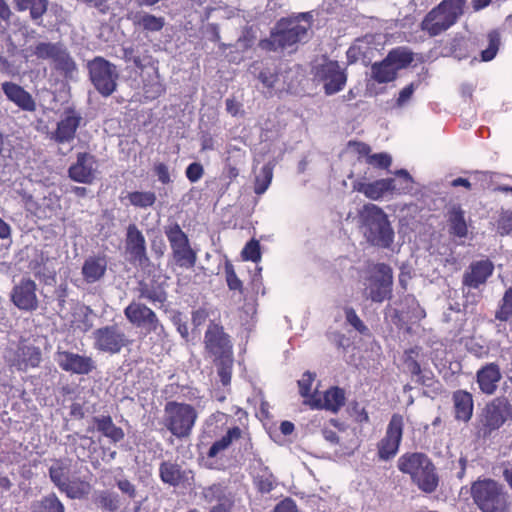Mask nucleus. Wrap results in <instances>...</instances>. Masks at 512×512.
I'll list each match as a JSON object with an SVG mask.
<instances>
[{"label": "nucleus", "mask_w": 512, "mask_h": 512, "mask_svg": "<svg viewBox=\"0 0 512 512\" xmlns=\"http://www.w3.org/2000/svg\"><path fill=\"white\" fill-rule=\"evenodd\" d=\"M140 299H146L151 304L161 307L167 300V292L163 285L141 281L137 287Z\"/></svg>", "instance_id": "2f4dec72"}, {"label": "nucleus", "mask_w": 512, "mask_h": 512, "mask_svg": "<svg viewBox=\"0 0 512 512\" xmlns=\"http://www.w3.org/2000/svg\"><path fill=\"white\" fill-rule=\"evenodd\" d=\"M454 416L458 421L468 422L474 409L472 395L464 390H457L452 395Z\"/></svg>", "instance_id": "7c9ffc66"}, {"label": "nucleus", "mask_w": 512, "mask_h": 512, "mask_svg": "<svg viewBox=\"0 0 512 512\" xmlns=\"http://www.w3.org/2000/svg\"><path fill=\"white\" fill-rule=\"evenodd\" d=\"M403 427V416L393 414L385 436L378 443V456L381 460L387 461L397 454L403 436Z\"/></svg>", "instance_id": "2eb2a0df"}, {"label": "nucleus", "mask_w": 512, "mask_h": 512, "mask_svg": "<svg viewBox=\"0 0 512 512\" xmlns=\"http://www.w3.org/2000/svg\"><path fill=\"white\" fill-rule=\"evenodd\" d=\"M54 360L63 371L72 374L88 375L96 369V363L92 357L71 351L58 349Z\"/></svg>", "instance_id": "f3484780"}, {"label": "nucleus", "mask_w": 512, "mask_h": 512, "mask_svg": "<svg viewBox=\"0 0 512 512\" xmlns=\"http://www.w3.org/2000/svg\"><path fill=\"white\" fill-rule=\"evenodd\" d=\"M7 361L17 370L25 371L28 368L38 367L41 362V351L33 345L20 344L13 353H9Z\"/></svg>", "instance_id": "4be33fe9"}, {"label": "nucleus", "mask_w": 512, "mask_h": 512, "mask_svg": "<svg viewBox=\"0 0 512 512\" xmlns=\"http://www.w3.org/2000/svg\"><path fill=\"white\" fill-rule=\"evenodd\" d=\"M224 272H225V279H226L228 288L231 291H237L239 293H242L243 292V283L237 276L234 266L229 260L225 261Z\"/></svg>", "instance_id": "603ef678"}, {"label": "nucleus", "mask_w": 512, "mask_h": 512, "mask_svg": "<svg viewBox=\"0 0 512 512\" xmlns=\"http://www.w3.org/2000/svg\"><path fill=\"white\" fill-rule=\"evenodd\" d=\"M242 429L238 426H234L229 428L225 435H223L220 439L216 440L207 452L208 458H215L218 455L222 454L226 451L230 445L241 438Z\"/></svg>", "instance_id": "72a5a7b5"}, {"label": "nucleus", "mask_w": 512, "mask_h": 512, "mask_svg": "<svg viewBox=\"0 0 512 512\" xmlns=\"http://www.w3.org/2000/svg\"><path fill=\"white\" fill-rule=\"evenodd\" d=\"M175 263L185 269H191L197 261V254L191 248L188 236L178 223H170L164 227Z\"/></svg>", "instance_id": "9d476101"}, {"label": "nucleus", "mask_w": 512, "mask_h": 512, "mask_svg": "<svg viewBox=\"0 0 512 512\" xmlns=\"http://www.w3.org/2000/svg\"><path fill=\"white\" fill-rule=\"evenodd\" d=\"M412 60L413 57L410 52L403 49H394L382 62L372 65V78L378 83L391 82L396 78L397 72L409 65Z\"/></svg>", "instance_id": "4468645a"}, {"label": "nucleus", "mask_w": 512, "mask_h": 512, "mask_svg": "<svg viewBox=\"0 0 512 512\" xmlns=\"http://www.w3.org/2000/svg\"><path fill=\"white\" fill-rule=\"evenodd\" d=\"M159 476L163 483L176 487L182 482L184 472L177 463L163 461L159 466Z\"/></svg>", "instance_id": "f704fd0d"}, {"label": "nucleus", "mask_w": 512, "mask_h": 512, "mask_svg": "<svg viewBox=\"0 0 512 512\" xmlns=\"http://www.w3.org/2000/svg\"><path fill=\"white\" fill-rule=\"evenodd\" d=\"M218 366V375L223 385H228L231 381V371L233 365V357H227L215 361Z\"/></svg>", "instance_id": "4d7b16f0"}, {"label": "nucleus", "mask_w": 512, "mask_h": 512, "mask_svg": "<svg viewBox=\"0 0 512 512\" xmlns=\"http://www.w3.org/2000/svg\"><path fill=\"white\" fill-rule=\"evenodd\" d=\"M93 348L102 353L118 354L132 344V340L119 324H108L92 333Z\"/></svg>", "instance_id": "1a4fd4ad"}, {"label": "nucleus", "mask_w": 512, "mask_h": 512, "mask_svg": "<svg viewBox=\"0 0 512 512\" xmlns=\"http://www.w3.org/2000/svg\"><path fill=\"white\" fill-rule=\"evenodd\" d=\"M197 418L198 413L190 404L169 401L164 406L163 425L178 439L190 437Z\"/></svg>", "instance_id": "39448f33"}, {"label": "nucleus", "mask_w": 512, "mask_h": 512, "mask_svg": "<svg viewBox=\"0 0 512 512\" xmlns=\"http://www.w3.org/2000/svg\"><path fill=\"white\" fill-rule=\"evenodd\" d=\"M346 320L347 322L353 326L357 331H359L362 334H365L368 332V328L364 325V323L361 321V319L356 314L355 310L352 308H347L345 310Z\"/></svg>", "instance_id": "e2e57ef3"}, {"label": "nucleus", "mask_w": 512, "mask_h": 512, "mask_svg": "<svg viewBox=\"0 0 512 512\" xmlns=\"http://www.w3.org/2000/svg\"><path fill=\"white\" fill-rule=\"evenodd\" d=\"M512 316V286L508 288L501 300L500 306L495 313V318L499 321H508Z\"/></svg>", "instance_id": "3c124183"}, {"label": "nucleus", "mask_w": 512, "mask_h": 512, "mask_svg": "<svg viewBox=\"0 0 512 512\" xmlns=\"http://www.w3.org/2000/svg\"><path fill=\"white\" fill-rule=\"evenodd\" d=\"M493 270L494 265L488 259L472 262L463 274L462 284L472 289H478L486 283Z\"/></svg>", "instance_id": "b1692460"}, {"label": "nucleus", "mask_w": 512, "mask_h": 512, "mask_svg": "<svg viewBox=\"0 0 512 512\" xmlns=\"http://www.w3.org/2000/svg\"><path fill=\"white\" fill-rule=\"evenodd\" d=\"M502 378L499 365L487 363L476 373V380L482 393L492 395L496 392Z\"/></svg>", "instance_id": "c85d7f7f"}, {"label": "nucleus", "mask_w": 512, "mask_h": 512, "mask_svg": "<svg viewBox=\"0 0 512 512\" xmlns=\"http://www.w3.org/2000/svg\"><path fill=\"white\" fill-rule=\"evenodd\" d=\"M132 20L135 25L140 26L143 30L148 32H159L165 25L164 17H157L147 12L136 13Z\"/></svg>", "instance_id": "58836bf2"}, {"label": "nucleus", "mask_w": 512, "mask_h": 512, "mask_svg": "<svg viewBox=\"0 0 512 512\" xmlns=\"http://www.w3.org/2000/svg\"><path fill=\"white\" fill-rule=\"evenodd\" d=\"M274 512H298V508L294 500L285 498L275 506Z\"/></svg>", "instance_id": "774afa93"}, {"label": "nucleus", "mask_w": 512, "mask_h": 512, "mask_svg": "<svg viewBox=\"0 0 512 512\" xmlns=\"http://www.w3.org/2000/svg\"><path fill=\"white\" fill-rule=\"evenodd\" d=\"M398 469L411 477L412 482L423 492H434L439 484L436 468L430 458L420 452L404 453L398 458Z\"/></svg>", "instance_id": "7ed1b4c3"}, {"label": "nucleus", "mask_w": 512, "mask_h": 512, "mask_svg": "<svg viewBox=\"0 0 512 512\" xmlns=\"http://www.w3.org/2000/svg\"><path fill=\"white\" fill-rule=\"evenodd\" d=\"M393 274L390 266L384 263L374 265L363 281V296L373 302H383L391 296Z\"/></svg>", "instance_id": "0eeeda50"}, {"label": "nucleus", "mask_w": 512, "mask_h": 512, "mask_svg": "<svg viewBox=\"0 0 512 512\" xmlns=\"http://www.w3.org/2000/svg\"><path fill=\"white\" fill-rule=\"evenodd\" d=\"M49 477L53 484L61 490L69 479V466L62 460H55L49 468Z\"/></svg>", "instance_id": "49530a36"}, {"label": "nucleus", "mask_w": 512, "mask_h": 512, "mask_svg": "<svg viewBox=\"0 0 512 512\" xmlns=\"http://www.w3.org/2000/svg\"><path fill=\"white\" fill-rule=\"evenodd\" d=\"M366 161L374 167L387 169L392 163V158L388 153H376L369 155Z\"/></svg>", "instance_id": "bf43d9fd"}, {"label": "nucleus", "mask_w": 512, "mask_h": 512, "mask_svg": "<svg viewBox=\"0 0 512 512\" xmlns=\"http://www.w3.org/2000/svg\"><path fill=\"white\" fill-rule=\"evenodd\" d=\"M95 504L108 512H116L120 508V497L117 493L102 490L95 494Z\"/></svg>", "instance_id": "79ce46f5"}, {"label": "nucleus", "mask_w": 512, "mask_h": 512, "mask_svg": "<svg viewBox=\"0 0 512 512\" xmlns=\"http://www.w3.org/2000/svg\"><path fill=\"white\" fill-rule=\"evenodd\" d=\"M488 40V47L481 52V60L484 62L491 61L495 58L500 45L499 34L496 31H491L488 34Z\"/></svg>", "instance_id": "864d4df0"}, {"label": "nucleus", "mask_w": 512, "mask_h": 512, "mask_svg": "<svg viewBox=\"0 0 512 512\" xmlns=\"http://www.w3.org/2000/svg\"><path fill=\"white\" fill-rule=\"evenodd\" d=\"M394 174L401 179V186H397L395 183L396 195L410 192L412 190L413 179L408 171L405 169H400L395 171Z\"/></svg>", "instance_id": "13d9d810"}, {"label": "nucleus", "mask_w": 512, "mask_h": 512, "mask_svg": "<svg viewBox=\"0 0 512 512\" xmlns=\"http://www.w3.org/2000/svg\"><path fill=\"white\" fill-rule=\"evenodd\" d=\"M466 0H442L429 11L421 22V28L429 36H438L447 31L464 13Z\"/></svg>", "instance_id": "20e7f679"}, {"label": "nucleus", "mask_w": 512, "mask_h": 512, "mask_svg": "<svg viewBox=\"0 0 512 512\" xmlns=\"http://www.w3.org/2000/svg\"><path fill=\"white\" fill-rule=\"evenodd\" d=\"M259 80L262 84L268 89H272L276 87V84L279 80V75L277 73L272 72L270 69H265L260 72Z\"/></svg>", "instance_id": "338daca9"}, {"label": "nucleus", "mask_w": 512, "mask_h": 512, "mask_svg": "<svg viewBox=\"0 0 512 512\" xmlns=\"http://www.w3.org/2000/svg\"><path fill=\"white\" fill-rule=\"evenodd\" d=\"M353 189L374 201L387 194H396L395 179L393 178L379 179L374 182L357 181L353 184Z\"/></svg>", "instance_id": "a878e982"}, {"label": "nucleus", "mask_w": 512, "mask_h": 512, "mask_svg": "<svg viewBox=\"0 0 512 512\" xmlns=\"http://www.w3.org/2000/svg\"><path fill=\"white\" fill-rule=\"evenodd\" d=\"M131 205L138 208H148L155 204L156 194L152 191H134L128 194Z\"/></svg>", "instance_id": "09e8293b"}, {"label": "nucleus", "mask_w": 512, "mask_h": 512, "mask_svg": "<svg viewBox=\"0 0 512 512\" xmlns=\"http://www.w3.org/2000/svg\"><path fill=\"white\" fill-rule=\"evenodd\" d=\"M304 403L312 409H325L336 413L345 404V393L339 387H332L324 393L323 398L319 394L313 393Z\"/></svg>", "instance_id": "5701e85b"}, {"label": "nucleus", "mask_w": 512, "mask_h": 512, "mask_svg": "<svg viewBox=\"0 0 512 512\" xmlns=\"http://www.w3.org/2000/svg\"><path fill=\"white\" fill-rule=\"evenodd\" d=\"M313 21V11L281 18L272 29L270 37L261 40L259 46L268 51H294L299 43H304L309 39Z\"/></svg>", "instance_id": "f257e3e1"}, {"label": "nucleus", "mask_w": 512, "mask_h": 512, "mask_svg": "<svg viewBox=\"0 0 512 512\" xmlns=\"http://www.w3.org/2000/svg\"><path fill=\"white\" fill-rule=\"evenodd\" d=\"M360 228L367 242L380 248H389L394 241V230L388 215L379 206L365 204L358 213Z\"/></svg>", "instance_id": "f03ea898"}, {"label": "nucleus", "mask_w": 512, "mask_h": 512, "mask_svg": "<svg viewBox=\"0 0 512 512\" xmlns=\"http://www.w3.org/2000/svg\"><path fill=\"white\" fill-rule=\"evenodd\" d=\"M145 93L147 97L157 98L159 97L165 90L164 85L159 80L158 75L156 76V80L151 83H147L144 86Z\"/></svg>", "instance_id": "69168bd1"}, {"label": "nucleus", "mask_w": 512, "mask_h": 512, "mask_svg": "<svg viewBox=\"0 0 512 512\" xmlns=\"http://www.w3.org/2000/svg\"><path fill=\"white\" fill-rule=\"evenodd\" d=\"M96 171L95 157L89 153H79L76 162L70 166L69 177L79 183H91Z\"/></svg>", "instance_id": "cd10ccee"}, {"label": "nucleus", "mask_w": 512, "mask_h": 512, "mask_svg": "<svg viewBox=\"0 0 512 512\" xmlns=\"http://www.w3.org/2000/svg\"><path fill=\"white\" fill-rule=\"evenodd\" d=\"M273 169L274 165L269 162L255 175L254 192L257 195L264 194L269 188L273 179Z\"/></svg>", "instance_id": "a18cd8bd"}, {"label": "nucleus", "mask_w": 512, "mask_h": 512, "mask_svg": "<svg viewBox=\"0 0 512 512\" xmlns=\"http://www.w3.org/2000/svg\"><path fill=\"white\" fill-rule=\"evenodd\" d=\"M204 341L206 350L214 357V361L232 356V345L221 326L210 324Z\"/></svg>", "instance_id": "a211bd4d"}, {"label": "nucleus", "mask_w": 512, "mask_h": 512, "mask_svg": "<svg viewBox=\"0 0 512 512\" xmlns=\"http://www.w3.org/2000/svg\"><path fill=\"white\" fill-rule=\"evenodd\" d=\"M497 231L502 236L512 232V212L505 211L501 213L497 222Z\"/></svg>", "instance_id": "680f3d73"}, {"label": "nucleus", "mask_w": 512, "mask_h": 512, "mask_svg": "<svg viewBox=\"0 0 512 512\" xmlns=\"http://www.w3.org/2000/svg\"><path fill=\"white\" fill-rule=\"evenodd\" d=\"M450 233L457 237L467 235V224L464 217V211L459 206H454L449 211Z\"/></svg>", "instance_id": "a19ab883"}, {"label": "nucleus", "mask_w": 512, "mask_h": 512, "mask_svg": "<svg viewBox=\"0 0 512 512\" xmlns=\"http://www.w3.org/2000/svg\"><path fill=\"white\" fill-rule=\"evenodd\" d=\"M126 252L135 265L146 266L149 262L145 237L135 224H130L127 228Z\"/></svg>", "instance_id": "aec40b11"}, {"label": "nucleus", "mask_w": 512, "mask_h": 512, "mask_svg": "<svg viewBox=\"0 0 512 512\" xmlns=\"http://www.w3.org/2000/svg\"><path fill=\"white\" fill-rule=\"evenodd\" d=\"M510 404L500 398L488 403L479 415L477 422V434L479 437L487 438L511 417Z\"/></svg>", "instance_id": "6e6552de"}, {"label": "nucleus", "mask_w": 512, "mask_h": 512, "mask_svg": "<svg viewBox=\"0 0 512 512\" xmlns=\"http://www.w3.org/2000/svg\"><path fill=\"white\" fill-rule=\"evenodd\" d=\"M11 300L14 305L24 311H34L38 308L36 295V284L30 279H22L11 293Z\"/></svg>", "instance_id": "412c9836"}, {"label": "nucleus", "mask_w": 512, "mask_h": 512, "mask_svg": "<svg viewBox=\"0 0 512 512\" xmlns=\"http://www.w3.org/2000/svg\"><path fill=\"white\" fill-rule=\"evenodd\" d=\"M314 80L322 83L326 95L341 91L347 81L345 70L337 61L323 59L313 67Z\"/></svg>", "instance_id": "ddd939ff"}, {"label": "nucleus", "mask_w": 512, "mask_h": 512, "mask_svg": "<svg viewBox=\"0 0 512 512\" xmlns=\"http://www.w3.org/2000/svg\"><path fill=\"white\" fill-rule=\"evenodd\" d=\"M203 174V166L198 162H193L189 164L185 171V175L191 183H196L197 181H199L202 178Z\"/></svg>", "instance_id": "0e129e2a"}, {"label": "nucleus", "mask_w": 512, "mask_h": 512, "mask_svg": "<svg viewBox=\"0 0 512 512\" xmlns=\"http://www.w3.org/2000/svg\"><path fill=\"white\" fill-rule=\"evenodd\" d=\"M417 88V84L410 83L406 87H404L400 92L395 101L394 108L396 109H404L406 108L412 101L413 94Z\"/></svg>", "instance_id": "6e6d98bb"}, {"label": "nucleus", "mask_w": 512, "mask_h": 512, "mask_svg": "<svg viewBox=\"0 0 512 512\" xmlns=\"http://www.w3.org/2000/svg\"><path fill=\"white\" fill-rule=\"evenodd\" d=\"M60 491L65 493L70 499H82L90 493L91 485L89 482L78 477L72 479L69 478Z\"/></svg>", "instance_id": "e433bc0d"}, {"label": "nucleus", "mask_w": 512, "mask_h": 512, "mask_svg": "<svg viewBox=\"0 0 512 512\" xmlns=\"http://www.w3.org/2000/svg\"><path fill=\"white\" fill-rule=\"evenodd\" d=\"M94 423L99 432L113 442H119L124 438V432L120 427H117L110 416L95 417Z\"/></svg>", "instance_id": "4c0bfd02"}, {"label": "nucleus", "mask_w": 512, "mask_h": 512, "mask_svg": "<svg viewBox=\"0 0 512 512\" xmlns=\"http://www.w3.org/2000/svg\"><path fill=\"white\" fill-rule=\"evenodd\" d=\"M123 313L128 322L142 329L145 335L155 334L159 338L164 336V326L156 313L140 301L132 300Z\"/></svg>", "instance_id": "f8f14e48"}, {"label": "nucleus", "mask_w": 512, "mask_h": 512, "mask_svg": "<svg viewBox=\"0 0 512 512\" xmlns=\"http://www.w3.org/2000/svg\"><path fill=\"white\" fill-rule=\"evenodd\" d=\"M53 64L66 78L73 79L77 74V65L65 47L58 53Z\"/></svg>", "instance_id": "ea45409f"}, {"label": "nucleus", "mask_w": 512, "mask_h": 512, "mask_svg": "<svg viewBox=\"0 0 512 512\" xmlns=\"http://www.w3.org/2000/svg\"><path fill=\"white\" fill-rule=\"evenodd\" d=\"M512 316V286L508 288L501 300L500 306L495 313V318L499 321H508Z\"/></svg>", "instance_id": "8fccbe9b"}, {"label": "nucleus", "mask_w": 512, "mask_h": 512, "mask_svg": "<svg viewBox=\"0 0 512 512\" xmlns=\"http://www.w3.org/2000/svg\"><path fill=\"white\" fill-rule=\"evenodd\" d=\"M1 89L6 98L20 110L25 112H34L36 110V101L22 86L6 81L1 84Z\"/></svg>", "instance_id": "bb28decb"}, {"label": "nucleus", "mask_w": 512, "mask_h": 512, "mask_svg": "<svg viewBox=\"0 0 512 512\" xmlns=\"http://www.w3.org/2000/svg\"><path fill=\"white\" fill-rule=\"evenodd\" d=\"M107 270V259L102 255H93L85 259L81 273L83 279L88 284L100 281Z\"/></svg>", "instance_id": "c756f323"}, {"label": "nucleus", "mask_w": 512, "mask_h": 512, "mask_svg": "<svg viewBox=\"0 0 512 512\" xmlns=\"http://www.w3.org/2000/svg\"><path fill=\"white\" fill-rule=\"evenodd\" d=\"M18 11H29L30 17L37 24L40 23L42 16L48 8V0H14Z\"/></svg>", "instance_id": "c9c22d12"}, {"label": "nucleus", "mask_w": 512, "mask_h": 512, "mask_svg": "<svg viewBox=\"0 0 512 512\" xmlns=\"http://www.w3.org/2000/svg\"><path fill=\"white\" fill-rule=\"evenodd\" d=\"M30 268L35 277L43 281L45 284L50 285L55 281L56 271L54 262L43 254L31 261Z\"/></svg>", "instance_id": "473e14b6"}, {"label": "nucleus", "mask_w": 512, "mask_h": 512, "mask_svg": "<svg viewBox=\"0 0 512 512\" xmlns=\"http://www.w3.org/2000/svg\"><path fill=\"white\" fill-rule=\"evenodd\" d=\"M63 47L60 43L40 42L34 48V55L39 59L51 60L53 63Z\"/></svg>", "instance_id": "de8ad7c7"}, {"label": "nucleus", "mask_w": 512, "mask_h": 512, "mask_svg": "<svg viewBox=\"0 0 512 512\" xmlns=\"http://www.w3.org/2000/svg\"><path fill=\"white\" fill-rule=\"evenodd\" d=\"M87 67L95 89L104 97L110 96L116 90L119 78L116 66L103 57H95Z\"/></svg>", "instance_id": "9b49d317"}, {"label": "nucleus", "mask_w": 512, "mask_h": 512, "mask_svg": "<svg viewBox=\"0 0 512 512\" xmlns=\"http://www.w3.org/2000/svg\"><path fill=\"white\" fill-rule=\"evenodd\" d=\"M475 46L473 38L456 35L450 43V50L455 58H466Z\"/></svg>", "instance_id": "c03bdc74"}, {"label": "nucleus", "mask_w": 512, "mask_h": 512, "mask_svg": "<svg viewBox=\"0 0 512 512\" xmlns=\"http://www.w3.org/2000/svg\"><path fill=\"white\" fill-rule=\"evenodd\" d=\"M249 473L254 487L261 494L270 493L278 484L270 468L257 455H254L249 462Z\"/></svg>", "instance_id": "6ab92c4d"}, {"label": "nucleus", "mask_w": 512, "mask_h": 512, "mask_svg": "<svg viewBox=\"0 0 512 512\" xmlns=\"http://www.w3.org/2000/svg\"><path fill=\"white\" fill-rule=\"evenodd\" d=\"M82 120L81 113L76 109L71 107L65 108L57 122L56 129L51 132V140L58 144L72 143Z\"/></svg>", "instance_id": "dca6fc26"}, {"label": "nucleus", "mask_w": 512, "mask_h": 512, "mask_svg": "<svg viewBox=\"0 0 512 512\" xmlns=\"http://www.w3.org/2000/svg\"><path fill=\"white\" fill-rule=\"evenodd\" d=\"M202 498L208 502H217L209 512H214L216 509L232 510L234 505V497L227 486L214 483L210 486L204 487L201 492Z\"/></svg>", "instance_id": "393cba45"}, {"label": "nucleus", "mask_w": 512, "mask_h": 512, "mask_svg": "<svg viewBox=\"0 0 512 512\" xmlns=\"http://www.w3.org/2000/svg\"><path fill=\"white\" fill-rule=\"evenodd\" d=\"M474 502L482 512H507V494L496 481L486 479L472 485Z\"/></svg>", "instance_id": "423d86ee"}, {"label": "nucleus", "mask_w": 512, "mask_h": 512, "mask_svg": "<svg viewBox=\"0 0 512 512\" xmlns=\"http://www.w3.org/2000/svg\"><path fill=\"white\" fill-rule=\"evenodd\" d=\"M32 512H65V507L60 499L51 493L31 506Z\"/></svg>", "instance_id": "37998d69"}, {"label": "nucleus", "mask_w": 512, "mask_h": 512, "mask_svg": "<svg viewBox=\"0 0 512 512\" xmlns=\"http://www.w3.org/2000/svg\"><path fill=\"white\" fill-rule=\"evenodd\" d=\"M315 374L307 371L305 372L301 379L298 380L299 392L305 400L309 399L312 394H310L311 386L314 381Z\"/></svg>", "instance_id": "052dcab7"}, {"label": "nucleus", "mask_w": 512, "mask_h": 512, "mask_svg": "<svg viewBox=\"0 0 512 512\" xmlns=\"http://www.w3.org/2000/svg\"><path fill=\"white\" fill-rule=\"evenodd\" d=\"M242 258L247 261L259 262L261 260L260 243L252 239L244 246L241 252Z\"/></svg>", "instance_id": "5fc2aeb1"}]
</instances>
